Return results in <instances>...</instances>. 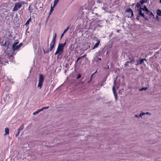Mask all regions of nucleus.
I'll return each instance as SVG.
<instances>
[{
	"label": "nucleus",
	"mask_w": 161,
	"mask_h": 161,
	"mask_svg": "<svg viewBox=\"0 0 161 161\" xmlns=\"http://www.w3.org/2000/svg\"><path fill=\"white\" fill-rule=\"evenodd\" d=\"M42 109H38L37 111L35 112L34 113H33V114H38L39 112H40V111H42Z\"/></svg>",
	"instance_id": "2eb2a0df"
},
{
	"label": "nucleus",
	"mask_w": 161,
	"mask_h": 161,
	"mask_svg": "<svg viewBox=\"0 0 161 161\" xmlns=\"http://www.w3.org/2000/svg\"><path fill=\"white\" fill-rule=\"evenodd\" d=\"M136 7L137 8V9H139L140 7H141L140 3H139L138 2H137L136 3Z\"/></svg>",
	"instance_id": "dca6fc26"
},
{
	"label": "nucleus",
	"mask_w": 161,
	"mask_h": 161,
	"mask_svg": "<svg viewBox=\"0 0 161 161\" xmlns=\"http://www.w3.org/2000/svg\"><path fill=\"white\" fill-rule=\"evenodd\" d=\"M49 107H42L41 109H42V110H43L44 109H47Z\"/></svg>",
	"instance_id": "a878e982"
},
{
	"label": "nucleus",
	"mask_w": 161,
	"mask_h": 161,
	"mask_svg": "<svg viewBox=\"0 0 161 161\" xmlns=\"http://www.w3.org/2000/svg\"><path fill=\"white\" fill-rule=\"evenodd\" d=\"M53 8L52 7H51V9H50V12H49V14L50 15V14H51L52 13V12H53Z\"/></svg>",
	"instance_id": "4be33fe9"
},
{
	"label": "nucleus",
	"mask_w": 161,
	"mask_h": 161,
	"mask_svg": "<svg viewBox=\"0 0 161 161\" xmlns=\"http://www.w3.org/2000/svg\"><path fill=\"white\" fill-rule=\"evenodd\" d=\"M97 72V71H96L93 74L91 75V78H90V79L91 80H92V77L93 75L95 73Z\"/></svg>",
	"instance_id": "7c9ffc66"
},
{
	"label": "nucleus",
	"mask_w": 161,
	"mask_h": 161,
	"mask_svg": "<svg viewBox=\"0 0 161 161\" xmlns=\"http://www.w3.org/2000/svg\"><path fill=\"white\" fill-rule=\"evenodd\" d=\"M159 2L161 3V0H160V1H159Z\"/></svg>",
	"instance_id": "a19ab883"
},
{
	"label": "nucleus",
	"mask_w": 161,
	"mask_h": 161,
	"mask_svg": "<svg viewBox=\"0 0 161 161\" xmlns=\"http://www.w3.org/2000/svg\"><path fill=\"white\" fill-rule=\"evenodd\" d=\"M128 63H129V61H127L125 63V65L126 66H128Z\"/></svg>",
	"instance_id": "c85d7f7f"
},
{
	"label": "nucleus",
	"mask_w": 161,
	"mask_h": 161,
	"mask_svg": "<svg viewBox=\"0 0 161 161\" xmlns=\"http://www.w3.org/2000/svg\"><path fill=\"white\" fill-rule=\"evenodd\" d=\"M147 0H143L144 3H146L147 2Z\"/></svg>",
	"instance_id": "f704fd0d"
},
{
	"label": "nucleus",
	"mask_w": 161,
	"mask_h": 161,
	"mask_svg": "<svg viewBox=\"0 0 161 161\" xmlns=\"http://www.w3.org/2000/svg\"><path fill=\"white\" fill-rule=\"evenodd\" d=\"M129 62V63H133L135 62V60L133 59H132Z\"/></svg>",
	"instance_id": "cd10ccee"
},
{
	"label": "nucleus",
	"mask_w": 161,
	"mask_h": 161,
	"mask_svg": "<svg viewBox=\"0 0 161 161\" xmlns=\"http://www.w3.org/2000/svg\"><path fill=\"white\" fill-rule=\"evenodd\" d=\"M18 42H14L12 46L14 47L15 45H16L17 44H18Z\"/></svg>",
	"instance_id": "b1692460"
},
{
	"label": "nucleus",
	"mask_w": 161,
	"mask_h": 161,
	"mask_svg": "<svg viewBox=\"0 0 161 161\" xmlns=\"http://www.w3.org/2000/svg\"><path fill=\"white\" fill-rule=\"evenodd\" d=\"M150 15H153V13L152 12H151L150 13V14H149Z\"/></svg>",
	"instance_id": "4c0bfd02"
},
{
	"label": "nucleus",
	"mask_w": 161,
	"mask_h": 161,
	"mask_svg": "<svg viewBox=\"0 0 161 161\" xmlns=\"http://www.w3.org/2000/svg\"><path fill=\"white\" fill-rule=\"evenodd\" d=\"M3 70L2 69V64H0V75L3 74Z\"/></svg>",
	"instance_id": "4468645a"
},
{
	"label": "nucleus",
	"mask_w": 161,
	"mask_h": 161,
	"mask_svg": "<svg viewBox=\"0 0 161 161\" xmlns=\"http://www.w3.org/2000/svg\"><path fill=\"white\" fill-rule=\"evenodd\" d=\"M20 47H19V46L18 45H15L14 47L12 46V48L14 50V51H15L16 50H17Z\"/></svg>",
	"instance_id": "f8f14e48"
},
{
	"label": "nucleus",
	"mask_w": 161,
	"mask_h": 161,
	"mask_svg": "<svg viewBox=\"0 0 161 161\" xmlns=\"http://www.w3.org/2000/svg\"><path fill=\"white\" fill-rule=\"evenodd\" d=\"M49 39V37L48 38V41H47V44H48Z\"/></svg>",
	"instance_id": "ea45409f"
},
{
	"label": "nucleus",
	"mask_w": 161,
	"mask_h": 161,
	"mask_svg": "<svg viewBox=\"0 0 161 161\" xmlns=\"http://www.w3.org/2000/svg\"><path fill=\"white\" fill-rule=\"evenodd\" d=\"M24 4V2H20L15 3L13 11H14L18 10L21 7L23 4Z\"/></svg>",
	"instance_id": "20e7f679"
},
{
	"label": "nucleus",
	"mask_w": 161,
	"mask_h": 161,
	"mask_svg": "<svg viewBox=\"0 0 161 161\" xmlns=\"http://www.w3.org/2000/svg\"><path fill=\"white\" fill-rule=\"evenodd\" d=\"M80 59H79V58H78V59H77V60H76V63H77L79 61V60H80Z\"/></svg>",
	"instance_id": "e433bc0d"
},
{
	"label": "nucleus",
	"mask_w": 161,
	"mask_h": 161,
	"mask_svg": "<svg viewBox=\"0 0 161 161\" xmlns=\"http://www.w3.org/2000/svg\"><path fill=\"white\" fill-rule=\"evenodd\" d=\"M23 43H20L19 45H18L19 46V47H21L22 45H23Z\"/></svg>",
	"instance_id": "2f4dec72"
},
{
	"label": "nucleus",
	"mask_w": 161,
	"mask_h": 161,
	"mask_svg": "<svg viewBox=\"0 0 161 161\" xmlns=\"http://www.w3.org/2000/svg\"><path fill=\"white\" fill-rule=\"evenodd\" d=\"M146 12V14H147L150 11L148 9L146 6H144L143 8L140 7L139 9H137V11L139 13V14L140 16L143 17L146 20H148V18L147 16L145 15L144 14L142 13V10Z\"/></svg>",
	"instance_id": "f257e3e1"
},
{
	"label": "nucleus",
	"mask_w": 161,
	"mask_h": 161,
	"mask_svg": "<svg viewBox=\"0 0 161 161\" xmlns=\"http://www.w3.org/2000/svg\"><path fill=\"white\" fill-rule=\"evenodd\" d=\"M126 11L127 12L131 13V17H132L134 16L133 12L131 8H129L127 9V10H126Z\"/></svg>",
	"instance_id": "0eeeda50"
},
{
	"label": "nucleus",
	"mask_w": 161,
	"mask_h": 161,
	"mask_svg": "<svg viewBox=\"0 0 161 161\" xmlns=\"http://www.w3.org/2000/svg\"><path fill=\"white\" fill-rule=\"evenodd\" d=\"M139 3L142 5L144 3L143 0H141L139 2Z\"/></svg>",
	"instance_id": "bb28decb"
},
{
	"label": "nucleus",
	"mask_w": 161,
	"mask_h": 161,
	"mask_svg": "<svg viewBox=\"0 0 161 161\" xmlns=\"http://www.w3.org/2000/svg\"><path fill=\"white\" fill-rule=\"evenodd\" d=\"M157 14L158 16H161V10L158 9L157 10Z\"/></svg>",
	"instance_id": "ddd939ff"
},
{
	"label": "nucleus",
	"mask_w": 161,
	"mask_h": 161,
	"mask_svg": "<svg viewBox=\"0 0 161 161\" xmlns=\"http://www.w3.org/2000/svg\"><path fill=\"white\" fill-rule=\"evenodd\" d=\"M100 43V41L99 40H97V42L96 43L94 46H93L92 48V49H94L97 47Z\"/></svg>",
	"instance_id": "6e6552de"
},
{
	"label": "nucleus",
	"mask_w": 161,
	"mask_h": 161,
	"mask_svg": "<svg viewBox=\"0 0 161 161\" xmlns=\"http://www.w3.org/2000/svg\"><path fill=\"white\" fill-rule=\"evenodd\" d=\"M81 75L80 74H79L78 75V76L77 77V79H79L81 77Z\"/></svg>",
	"instance_id": "393cba45"
},
{
	"label": "nucleus",
	"mask_w": 161,
	"mask_h": 161,
	"mask_svg": "<svg viewBox=\"0 0 161 161\" xmlns=\"http://www.w3.org/2000/svg\"><path fill=\"white\" fill-rule=\"evenodd\" d=\"M147 89V87H142V88L139 89V91H142L143 90H146Z\"/></svg>",
	"instance_id": "6ab92c4d"
},
{
	"label": "nucleus",
	"mask_w": 161,
	"mask_h": 161,
	"mask_svg": "<svg viewBox=\"0 0 161 161\" xmlns=\"http://www.w3.org/2000/svg\"><path fill=\"white\" fill-rule=\"evenodd\" d=\"M113 91L114 94V97L116 98V100H117V95L115 92V89L114 86L113 87Z\"/></svg>",
	"instance_id": "1a4fd4ad"
},
{
	"label": "nucleus",
	"mask_w": 161,
	"mask_h": 161,
	"mask_svg": "<svg viewBox=\"0 0 161 161\" xmlns=\"http://www.w3.org/2000/svg\"><path fill=\"white\" fill-rule=\"evenodd\" d=\"M31 21V18H30L25 23V25H26L27 26V25H28L29 24L30 22Z\"/></svg>",
	"instance_id": "f3484780"
},
{
	"label": "nucleus",
	"mask_w": 161,
	"mask_h": 161,
	"mask_svg": "<svg viewBox=\"0 0 161 161\" xmlns=\"http://www.w3.org/2000/svg\"><path fill=\"white\" fill-rule=\"evenodd\" d=\"M91 80H92L90 79V80L88 81V83H90V82L91 81Z\"/></svg>",
	"instance_id": "58836bf2"
},
{
	"label": "nucleus",
	"mask_w": 161,
	"mask_h": 161,
	"mask_svg": "<svg viewBox=\"0 0 161 161\" xmlns=\"http://www.w3.org/2000/svg\"><path fill=\"white\" fill-rule=\"evenodd\" d=\"M86 56V54H85L84 55L82 56H81V57H80L79 58V59H81V58H85Z\"/></svg>",
	"instance_id": "5701e85b"
},
{
	"label": "nucleus",
	"mask_w": 161,
	"mask_h": 161,
	"mask_svg": "<svg viewBox=\"0 0 161 161\" xmlns=\"http://www.w3.org/2000/svg\"><path fill=\"white\" fill-rule=\"evenodd\" d=\"M145 114H151L150 113H149L148 112H146V113H141L140 115V116H142L143 115Z\"/></svg>",
	"instance_id": "a211bd4d"
},
{
	"label": "nucleus",
	"mask_w": 161,
	"mask_h": 161,
	"mask_svg": "<svg viewBox=\"0 0 161 161\" xmlns=\"http://www.w3.org/2000/svg\"><path fill=\"white\" fill-rule=\"evenodd\" d=\"M66 43V41L64 43H59L58 46L57 50L55 53L54 55H58V57H59L63 52L64 47Z\"/></svg>",
	"instance_id": "7ed1b4c3"
},
{
	"label": "nucleus",
	"mask_w": 161,
	"mask_h": 161,
	"mask_svg": "<svg viewBox=\"0 0 161 161\" xmlns=\"http://www.w3.org/2000/svg\"><path fill=\"white\" fill-rule=\"evenodd\" d=\"M64 33H62V35H61V38H62V37L63 36H64Z\"/></svg>",
	"instance_id": "c9c22d12"
},
{
	"label": "nucleus",
	"mask_w": 161,
	"mask_h": 161,
	"mask_svg": "<svg viewBox=\"0 0 161 161\" xmlns=\"http://www.w3.org/2000/svg\"><path fill=\"white\" fill-rule=\"evenodd\" d=\"M19 133H20V132H19V131H18V133H17L16 135H15V136H16V137L17 136L19 135Z\"/></svg>",
	"instance_id": "473e14b6"
},
{
	"label": "nucleus",
	"mask_w": 161,
	"mask_h": 161,
	"mask_svg": "<svg viewBox=\"0 0 161 161\" xmlns=\"http://www.w3.org/2000/svg\"><path fill=\"white\" fill-rule=\"evenodd\" d=\"M58 0H58L57 1V0H56L54 1V3H53V6L54 7L58 3Z\"/></svg>",
	"instance_id": "412c9836"
},
{
	"label": "nucleus",
	"mask_w": 161,
	"mask_h": 161,
	"mask_svg": "<svg viewBox=\"0 0 161 161\" xmlns=\"http://www.w3.org/2000/svg\"><path fill=\"white\" fill-rule=\"evenodd\" d=\"M24 124H22L18 129V131L20 132V131L24 129Z\"/></svg>",
	"instance_id": "9d476101"
},
{
	"label": "nucleus",
	"mask_w": 161,
	"mask_h": 161,
	"mask_svg": "<svg viewBox=\"0 0 161 161\" xmlns=\"http://www.w3.org/2000/svg\"><path fill=\"white\" fill-rule=\"evenodd\" d=\"M69 26L67 27V28L64 31V32H63L64 33V34H65L68 31V30H69Z\"/></svg>",
	"instance_id": "aec40b11"
},
{
	"label": "nucleus",
	"mask_w": 161,
	"mask_h": 161,
	"mask_svg": "<svg viewBox=\"0 0 161 161\" xmlns=\"http://www.w3.org/2000/svg\"><path fill=\"white\" fill-rule=\"evenodd\" d=\"M44 81V77L43 75L42 74H40L39 76V82L37 86V87L39 88H41Z\"/></svg>",
	"instance_id": "39448f33"
},
{
	"label": "nucleus",
	"mask_w": 161,
	"mask_h": 161,
	"mask_svg": "<svg viewBox=\"0 0 161 161\" xmlns=\"http://www.w3.org/2000/svg\"><path fill=\"white\" fill-rule=\"evenodd\" d=\"M158 18V17L157 16V18Z\"/></svg>",
	"instance_id": "37998d69"
},
{
	"label": "nucleus",
	"mask_w": 161,
	"mask_h": 161,
	"mask_svg": "<svg viewBox=\"0 0 161 161\" xmlns=\"http://www.w3.org/2000/svg\"><path fill=\"white\" fill-rule=\"evenodd\" d=\"M30 7H31V6L30 5L29 8H28V10H29L30 11V12L31 13V9H30Z\"/></svg>",
	"instance_id": "72a5a7b5"
},
{
	"label": "nucleus",
	"mask_w": 161,
	"mask_h": 161,
	"mask_svg": "<svg viewBox=\"0 0 161 161\" xmlns=\"http://www.w3.org/2000/svg\"><path fill=\"white\" fill-rule=\"evenodd\" d=\"M57 37V34L55 33L53 36V39L50 44V47L49 49L45 50L43 49L44 53H48L52 51L55 45L56 42V39Z\"/></svg>",
	"instance_id": "f03ea898"
},
{
	"label": "nucleus",
	"mask_w": 161,
	"mask_h": 161,
	"mask_svg": "<svg viewBox=\"0 0 161 161\" xmlns=\"http://www.w3.org/2000/svg\"><path fill=\"white\" fill-rule=\"evenodd\" d=\"M144 60L146 61V59L145 58H144L142 59L141 60H139L137 61L136 63V65H138L140 64H141L143 63Z\"/></svg>",
	"instance_id": "423d86ee"
},
{
	"label": "nucleus",
	"mask_w": 161,
	"mask_h": 161,
	"mask_svg": "<svg viewBox=\"0 0 161 161\" xmlns=\"http://www.w3.org/2000/svg\"><path fill=\"white\" fill-rule=\"evenodd\" d=\"M99 60H101V58H100V59H99Z\"/></svg>",
	"instance_id": "79ce46f5"
},
{
	"label": "nucleus",
	"mask_w": 161,
	"mask_h": 161,
	"mask_svg": "<svg viewBox=\"0 0 161 161\" xmlns=\"http://www.w3.org/2000/svg\"><path fill=\"white\" fill-rule=\"evenodd\" d=\"M140 16H140V15L139 14V13H138V16H137V18H136V19H137L138 20H139V17Z\"/></svg>",
	"instance_id": "c756f323"
},
{
	"label": "nucleus",
	"mask_w": 161,
	"mask_h": 161,
	"mask_svg": "<svg viewBox=\"0 0 161 161\" xmlns=\"http://www.w3.org/2000/svg\"><path fill=\"white\" fill-rule=\"evenodd\" d=\"M5 135L9 134V129L8 128L6 127L5 128Z\"/></svg>",
	"instance_id": "9b49d317"
}]
</instances>
